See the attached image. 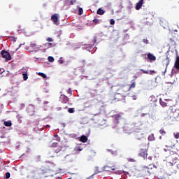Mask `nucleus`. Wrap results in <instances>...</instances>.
Returning a JSON list of instances; mask_svg holds the SVG:
<instances>
[{
    "label": "nucleus",
    "instance_id": "f257e3e1",
    "mask_svg": "<svg viewBox=\"0 0 179 179\" xmlns=\"http://www.w3.org/2000/svg\"><path fill=\"white\" fill-rule=\"evenodd\" d=\"M120 92H116L112 97L113 101H122V100H125V94H122L121 92H124V88L120 90Z\"/></svg>",
    "mask_w": 179,
    "mask_h": 179
},
{
    "label": "nucleus",
    "instance_id": "f03ea898",
    "mask_svg": "<svg viewBox=\"0 0 179 179\" xmlns=\"http://www.w3.org/2000/svg\"><path fill=\"white\" fill-rule=\"evenodd\" d=\"M138 156L143 157L144 160L148 159V145L143 144L140 145Z\"/></svg>",
    "mask_w": 179,
    "mask_h": 179
},
{
    "label": "nucleus",
    "instance_id": "7ed1b4c3",
    "mask_svg": "<svg viewBox=\"0 0 179 179\" xmlns=\"http://www.w3.org/2000/svg\"><path fill=\"white\" fill-rule=\"evenodd\" d=\"M142 129H143V127H142V124H141L139 126L138 124H135L134 131L136 133L140 134L139 137H138V134H136V139L141 140V138H142V135H143V133H142Z\"/></svg>",
    "mask_w": 179,
    "mask_h": 179
},
{
    "label": "nucleus",
    "instance_id": "20e7f679",
    "mask_svg": "<svg viewBox=\"0 0 179 179\" xmlns=\"http://www.w3.org/2000/svg\"><path fill=\"white\" fill-rule=\"evenodd\" d=\"M1 57L2 58H5L6 61H10V59H12V57L10 56V54L8 53V52L6 50L1 51Z\"/></svg>",
    "mask_w": 179,
    "mask_h": 179
},
{
    "label": "nucleus",
    "instance_id": "39448f33",
    "mask_svg": "<svg viewBox=\"0 0 179 179\" xmlns=\"http://www.w3.org/2000/svg\"><path fill=\"white\" fill-rule=\"evenodd\" d=\"M105 171H114L115 170V165L114 164H108L103 167Z\"/></svg>",
    "mask_w": 179,
    "mask_h": 179
},
{
    "label": "nucleus",
    "instance_id": "423d86ee",
    "mask_svg": "<svg viewBox=\"0 0 179 179\" xmlns=\"http://www.w3.org/2000/svg\"><path fill=\"white\" fill-rule=\"evenodd\" d=\"M172 117L176 118V116H174V113L171 111L167 112L166 113V116L164 117V120L165 121H170Z\"/></svg>",
    "mask_w": 179,
    "mask_h": 179
},
{
    "label": "nucleus",
    "instance_id": "0eeeda50",
    "mask_svg": "<svg viewBox=\"0 0 179 179\" xmlns=\"http://www.w3.org/2000/svg\"><path fill=\"white\" fill-rule=\"evenodd\" d=\"M59 19V14H53L51 16V20L55 24H58V20Z\"/></svg>",
    "mask_w": 179,
    "mask_h": 179
},
{
    "label": "nucleus",
    "instance_id": "6e6552de",
    "mask_svg": "<svg viewBox=\"0 0 179 179\" xmlns=\"http://www.w3.org/2000/svg\"><path fill=\"white\" fill-rule=\"evenodd\" d=\"M59 101H61L63 104H66V103L69 101V98L65 96V94H61L59 96Z\"/></svg>",
    "mask_w": 179,
    "mask_h": 179
},
{
    "label": "nucleus",
    "instance_id": "1a4fd4ad",
    "mask_svg": "<svg viewBox=\"0 0 179 179\" xmlns=\"http://www.w3.org/2000/svg\"><path fill=\"white\" fill-rule=\"evenodd\" d=\"M169 64H170V59H169V57H166V58L163 61V65L165 68L164 71L163 73H166V70L167 69V66H169Z\"/></svg>",
    "mask_w": 179,
    "mask_h": 179
},
{
    "label": "nucleus",
    "instance_id": "9d476101",
    "mask_svg": "<svg viewBox=\"0 0 179 179\" xmlns=\"http://www.w3.org/2000/svg\"><path fill=\"white\" fill-rule=\"evenodd\" d=\"M122 113H118L113 115V118H115V120L116 121V124H120V121L122 120Z\"/></svg>",
    "mask_w": 179,
    "mask_h": 179
},
{
    "label": "nucleus",
    "instance_id": "9b49d317",
    "mask_svg": "<svg viewBox=\"0 0 179 179\" xmlns=\"http://www.w3.org/2000/svg\"><path fill=\"white\" fill-rule=\"evenodd\" d=\"M77 2L76 0H66L64 1V5L65 6H71V5H76Z\"/></svg>",
    "mask_w": 179,
    "mask_h": 179
},
{
    "label": "nucleus",
    "instance_id": "f8f14e48",
    "mask_svg": "<svg viewBox=\"0 0 179 179\" xmlns=\"http://www.w3.org/2000/svg\"><path fill=\"white\" fill-rule=\"evenodd\" d=\"M159 24H161L164 29H166L167 26H169V22H167V20L162 18L159 20Z\"/></svg>",
    "mask_w": 179,
    "mask_h": 179
},
{
    "label": "nucleus",
    "instance_id": "ddd939ff",
    "mask_svg": "<svg viewBox=\"0 0 179 179\" xmlns=\"http://www.w3.org/2000/svg\"><path fill=\"white\" fill-rule=\"evenodd\" d=\"M46 173L47 169H40L38 171V176H39V177H41V176H44Z\"/></svg>",
    "mask_w": 179,
    "mask_h": 179
},
{
    "label": "nucleus",
    "instance_id": "4468645a",
    "mask_svg": "<svg viewBox=\"0 0 179 179\" xmlns=\"http://www.w3.org/2000/svg\"><path fill=\"white\" fill-rule=\"evenodd\" d=\"M143 5V0H140L136 5L135 9L136 10H139L141 8H142V6Z\"/></svg>",
    "mask_w": 179,
    "mask_h": 179
},
{
    "label": "nucleus",
    "instance_id": "2eb2a0df",
    "mask_svg": "<svg viewBox=\"0 0 179 179\" xmlns=\"http://www.w3.org/2000/svg\"><path fill=\"white\" fill-rule=\"evenodd\" d=\"M148 59L152 62V61H156V57L151 53L148 54Z\"/></svg>",
    "mask_w": 179,
    "mask_h": 179
},
{
    "label": "nucleus",
    "instance_id": "dca6fc26",
    "mask_svg": "<svg viewBox=\"0 0 179 179\" xmlns=\"http://www.w3.org/2000/svg\"><path fill=\"white\" fill-rule=\"evenodd\" d=\"M131 85L129 86V87L127 89L128 92L131 90V89H135L136 86V83L134 80H131Z\"/></svg>",
    "mask_w": 179,
    "mask_h": 179
},
{
    "label": "nucleus",
    "instance_id": "f3484780",
    "mask_svg": "<svg viewBox=\"0 0 179 179\" xmlns=\"http://www.w3.org/2000/svg\"><path fill=\"white\" fill-rule=\"evenodd\" d=\"M80 142H83V143H86V142H87V137L85 135H83L80 138Z\"/></svg>",
    "mask_w": 179,
    "mask_h": 179
},
{
    "label": "nucleus",
    "instance_id": "a211bd4d",
    "mask_svg": "<svg viewBox=\"0 0 179 179\" xmlns=\"http://www.w3.org/2000/svg\"><path fill=\"white\" fill-rule=\"evenodd\" d=\"M30 47H31V48H34V50H36V48H40V47H41V45L37 46V44H36V43H33V42H31V43H30Z\"/></svg>",
    "mask_w": 179,
    "mask_h": 179
},
{
    "label": "nucleus",
    "instance_id": "6ab92c4d",
    "mask_svg": "<svg viewBox=\"0 0 179 179\" xmlns=\"http://www.w3.org/2000/svg\"><path fill=\"white\" fill-rule=\"evenodd\" d=\"M174 66H175L176 69H179V56L177 57V58H176V61L175 62Z\"/></svg>",
    "mask_w": 179,
    "mask_h": 179
},
{
    "label": "nucleus",
    "instance_id": "aec40b11",
    "mask_svg": "<svg viewBox=\"0 0 179 179\" xmlns=\"http://www.w3.org/2000/svg\"><path fill=\"white\" fill-rule=\"evenodd\" d=\"M99 173H101V171L100 170V168H99V166H95L94 174H99Z\"/></svg>",
    "mask_w": 179,
    "mask_h": 179
},
{
    "label": "nucleus",
    "instance_id": "412c9836",
    "mask_svg": "<svg viewBox=\"0 0 179 179\" xmlns=\"http://www.w3.org/2000/svg\"><path fill=\"white\" fill-rule=\"evenodd\" d=\"M169 44L171 45H176V39L174 38H169Z\"/></svg>",
    "mask_w": 179,
    "mask_h": 179
},
{
    "label": "nucleus",
    "instance_id": "4be33fe9",
    "mask_svg": "<svg viewBox=\"0 0 179 179\" xmlns=\"http://www.w3.org/2000/svg\"><path fill=\"white\" fill-rule=\"evenodd\" d=\"M44 46L45 47L46 50H48V48H51V47H52V44L51 43H45Z\"/></svg>",
    "mask_w": 179,
    "mask_h": 179
},
{
    "label": "nucleus",
    "instance_id": "5701e85b",
    "mask_svg": "<svg viewBox=\"0 0 179 179\" xmlns=\"http://www.w3.org/2000/svg\"><path fill=\"white\" fill-rule=\"evenodd\" d=\"M3 124L5 127H12V122L10 121H5Z\"/></svg>",
    "mask_w": 179,
    "mask_h": 179
},
{
    "label": "nucleus",
    "instance_id": "b1692460",
    "mask_svg": "<svg viewBox=\"0 0 179 179\" xmlns=\"http://www.w3.org/2000/svg\"><path fill=\"white\" fill-rule=\"evenodd\" d=\"M97 15H104V11L101 8H99L96 11Z\"/></svg>",
    "mask_w": 179,
    "mask_h": 179
},
{
    "label": "nucleus",
    "instance_id": "393cba45",
    "mask_svg": "<svg viewBox=\"0 0 179 179\" xmlns=\"http://www.w3.org/2000/svg\"><path fill=\"white\" fill-rule=\"evenodd\" d=\"M159 103L162 107H166L167 106V103L162 100V99H159Z\"/></svg>",
    "mask_w": 179,
    "mask_h": 179
},
{
    "label": "nucleus",
    "instance_id": "a878e982",
    "mask_svg": "<svg viewBox=\"0 0 179 179\" xmlns=\"http://www.w3.org/2000/svg\"><path fill=\"white\" fill-rule=\"evenodd\" d=\"M68 113H70V114H73V113H75V109L73 108H69L68 109Z\"/></svg>",
    "mask_w": 179,
    "mask_h": 179
},
{
    "label": "nucleus",
    "instance_id": "bb28decb",
    "mask_svg": "<svg viewBox=\"0 0 179 179\" xmlns=\"http://www.w3.org/2000/svg\"><path fill=\"white\" fill-rule=\"evenodd\" d=\"M22 76L24 80H27V79H29V76H27V73H22Z\"/></svg>",
    "mask_w": 179,
    "mask_h": 179
},
{
    "label": "nucleus",
    "instance_id": "cd10ccee",
    "mask_svg": "<svg viewBox=\"0 0 179 179\" xmlns=\"http://www.w3.org/2000/svg\"><path fill=\"white\" fill-rule=\"evenodd\" d=\"M48 60L49 61V62H54V61H55V59L52 56H49L48 57Z\"/></svg>",
    "mask_w": 179,
    "mask_h": 179
},
{
    "label": "nucleus",
    "instance_id": "c85d7f7f",
    "mask_svg": "<svg viewBox=\"0 0 179 179\" xmlns=\"http://www.w3.org/2000/svg\"><path fill=\"white\" fill-rule=\"evenodd\" d=\"M127 161H129L130 163H136V160H135V159L134 158H128Z\"/></svg>",
    "mask_w": 179,
    "mask_h": 179
},
{
    "label": "nucleus",
    "instance_id": "c756f323",
    "mask_svg": "<svg viewBox=\"0 0 179 179\" xmlns=\"http://www.w3.org/2000/svg\"><path fill=\"white\" fill-rule=\"evenodd\" d=\"M39 76H41L43 78V79H45L47 78V76L44 73H38Z\"/></svg>",
    "mask_w": 179,
    "mask_h": 179
},
{
    "label": "nucleus",
    "instance_id": "7c9ffc66",
    "mask_svg": "<svg viewBox=\"0 0 179 179\" xmlns=\"http://www.w3.org/2000/svg\"><path fill=\"white\" fill-rule=\"evenodd\" d=\"M155 139V136L151 134L148 136V141H153Z\"/></svg>",
    "mask_w": 179,
    "mask_h": 179
},
{
    "label": "nucleus",
    "instance_id": "2f4dec72",
    "mask_svg": "<svg viewBox=\"0 0 179 179\" xmlns=\"http://www.w3.org/2000/svg\"><path fill=\"white\" fill-rule=\"evenodd\" d=\"M111 154H112L113 156H118V151H117V150L112 151V152H111Z\"/></svg>",
    "mask_w": 179,
    "mask_h": 179
},
{
    "label": "nucleus",
    "instance_id": "473e14b6",
    "mask_svg": "<svg viewBox=\"0 0 179 179\" xmlns=\"http://www.w3.org/2000/svg\"><path fill=\"white\" fill-rule=\"evenodd\" d=\"M96 41H97V38L94 36V38L92 39V45H94V44H96Z\"/></svg>",
    "mask_w": 179,
    "mask_h": 179
},
{
    "label": "nucleus",
    "instance_id": "72a5a7b5",
    "mask_svg": "<svg viewBox=\"0 0 179 179\" xmlns=\"http://www.w3.org/2000/svg\"><path fill=\"white\" fill-rule=\"evenodd\" d=\"M173 135H174V138H176V139H179V132L178 133H174L173 134Z\"/></svg>",
    "mask_w": 179,
    "mask_h": 179
},
{
    "label": "nucleus",
    "instance_id": "f704fd0d",
    "mask_svg": "<svg viewBox=\"0 0 179 179\" xmlns=\"http://www.w3.org/2000/svg\"><path fill=\"white\" fill-rule=\"evenodd\" d=\"M55 138H56V141H57V142H59L61 141V138L57 134L55 135Z\"/></svg>",
    "mask_w": 179,
    "mask_h": 179
},
{
    "label": "nucleus",
    "instance_id": "c9c22d12",
    "mask_svg": "<svg viewBox=\"0 0 179 179\" xmlns=\"http://www.w3.org/2000/svg\"><path fill=\"white\" fill-rule=\"evenodd\" d=\"M6 179L10 178V173L9 172L6 173Z\"/></svg>",
    "mask_w": 179,
    "mask_h": 179
},
{
    "label": "nucleus",
    "instance_id": "e433bc0d",
    "mask_svg": "<svg viewBox=\"0 0 179 179\" xmlns=\"http://www.w3.org/2000/svg\"><path fill=\"white\" fill-rule=\"evenodd\" d=\"M159 133L161 134V135H166V131H164V129H161L159 131Z\"/></svg>",
    "mask_w": 179,
    "mask_h": 179
},
{
    "label": "nucleus",
    "instance_id": "4c0bfd02",
    "mask_svg": "<svg viewBox=\"0 0 179 179\" xmlns=\"http://www.w3.org/2000/svg\"><path fill=\"white\" fill-rule=\"evenodd\" d=\"M128 96H129V97H132L133 100H136V95H130L129 94H128Z\"/></svg>",
    "mask_w": 179,
    "mask_h": 179
},
{
    "label": "nucleus",
    "instance_id": "58836bf2",
    "mask_svg": "<svg viewBox=\"0 0 179 179\" xmlns=\"http://www.w3.org/2000/svg\"><path fill=\"white\" fill-rule=\"evenodd\" d=\"M78 12H79V15H82L83 13V8H80L78 10Z\"/></svg>",
    "mask_w": 179,
    "mask_h": 179
},
{
    "label": "nucleus",
    "instance_id": "ea45409f",
    "mask_svg": "<svg viewBox=\"0 0 179 179\" xmlns=\"http://www.w3.org/2000/svg\"><path fill=\"white\" fill-rule=\"evenodd\" d=\"M110 24H115V20H114V19H111L110 20Z\"/></svg>",
    "mask_w": 179,
    "mask_h": 179
},
{
    "label": "nucleus",
    "instance_id": "a19ab883",
    "mask_svg": "<svg viewBox=\"0 0 179 179\" xmlns=\"http://www.w3.org/2000/svg\"><path fill=\"white\" fill-rule=\"evenodd\" d=\"M143 43H144V44H149V41L148 39H143Z\"/></svg>",
    "mask_w": 179,
    "mask_h": 179
},
{
    "label": "nucleus",
    "instance_id": "79ce46f5",
    "mask_svg": "<svg viewBox=\"0 0 179 179\" xmlns=\"http://www.w3.org/2000/svg\"><path fill=\"white\" fill-rule=\"evenodd\" d=\"M58 62H59V64H64V60L62 59V57L59 58Z\"/></svg>",
    "mask_w": 179,
    "mask_h": 179
},
{
    "label": "nucleus",
    "instance_id": "37998d69",
    "mask_svg": "<svg viewBox=\"0 0 179 179\" xmlns=\"http://www.w3.org/2000/svg\"><path fill=\"white\" fill-rule=\"evenodd\" d=\"M154 73H156L155 71H154V70L150 71V73H149L150 75H154Z\"/></svg>",
    "mask_w": 179,
    "mask_h": 179
},
{
    "label": "nucleus",
    "instance_id": "c03bdc74",
    "mask_svg": "<svg viewBox=\"0 0 179 179\" xmlns=\"http://www.w3.org/2000/svg\"><path fill=\"white\" fill-rule=\"evenodd\" d=\"M93 22H94V23H95V24H99V20L98 19H94Z\"/></svg>",
    "mask_w": 179,
    "mask_h": 179
},
{
    "label": "nucleus",
    "instance_id": "a18cd8bd",
    "mask_svg": "<svg viewBox=\"0 0 179 179\" xmlns=\"http://www.w3.org/2000/svg\"><path fill=\"white\" fill-rule=\"evenodd\" d=\"M141 72H143V73H146L147 75L149 74V71H145L143 69H141Z\"/></svg>",
    "mask_w": 179,
    "mask_h": 179
},
{
    "label": "nucleus",
    "instance_id": "49530a36",
    "mask_svg": "<svg viewBox=\"0 0 179 179\" xmlns=\"http://www.w3.org/2000/svg\"><path fill=\"white\" fill-rule=\"evenodd\" d=\"M46 41H48L49 43H51V42L53 41V40L52 39V38H48L46 39Z\"/></svg>",
    "mask_w": 179,
    "mask_h": 179
},
{
    "label": "nucleus",
    "instance_id": "de8ad7c7",
    "mask_svg": "<svg viewBox=\"0 0 179 179\" xmlns=\"http://www.w3.org/2000/svg\"><path fill=\"white\" fill-rule=\"evenodd\" d=\"M167 166H168V167H171V166H173V163H171V162H168V163H167Z\"/></svg>",
    "mask_w": 179,
    "mask_h": 179
},
{
    "label": "nucleus",
    "instance_id": "09e8293b",
    "mask_svg": "<svg viewBox=\"0 0 179 179\" xmlns=\"http://www.w3.org/2000/svg\"><path fill=\"white\" fill-rule=\"evenodd\" d=\"M57 145H58V143H52V148H56Z\"/></svg>",
    "mask_w": 179,
    "mask_h": 179
},
{
    "label": "nucleus",
    "instance_id": "8fccbe9b",
    "mask_svg": "<svg viewBox=\"0 0 179 179\" xmlns=\"http://www.w3.org/2000/svg\"><path fill=\"white\" fill-rule=\"evenodd\" d=\"M71 89H69V90L67 91V92L69 93V94H71Z\"/></svg>",
    "mask_w": 179,
    "mask_h": 179
},
{
    "label": "nucleus",
    "instance_id": "3c124183",
    "mask_svg": "<svg viewBox=\"0 0 179 179\" xmlns=\"http://www.w3.org/2000/svg\"><path fill=\"white\" fill-rule=\"evenodd\" d=\"M43 104H48V101H44Z\"/></svg>",
    "mask_w": 179,
    "mask_h": 179
},
{
    "label": "nucleus",
    "instance_id": "603ef678",
    "mask_svg": "<svg viewBox=\"0 0 179 179\" xmlns=\"http://www.w3.org/2000/svg\"><path fill=\"white\" fill-rule=\"evenodd\" d=\"M82 62H83L84 64H85V63H86V60L83 59V60L82 61Z\"/></svg>",
    "mask_w": 179,
    "mask_h": 179
},
{
    "label": "nucleus",
    "instance_id": "864d4df0",
    "mask_svg": "<svg viewBox=\"0 0 179 179\" xmlns=\"http://www.w3.org/2000/svg\"><path fill=\"white\" fill-rule=\"evenodd\" d=\"M148 159H149L150 160H152V157H149Z\"/></svg>",
    "mask_w": 179,
    "mask_h": 179
},
{
    "label": "nucleus",
    "instance_id": "5fc2aeb1",
    "mask_svg": "<svg viewBox=\"0 0 179 179\" xmlns=\"http://www.w3.org/2000/svg\"><path fill=\"white\" fill-rule=\"evenodd\" d=\"M17 38H14V41H16Z\"/></svg>",
    "mask_w": 179,
    "mask_h": 179
},
{
    "label": "nucleus",
    "instance_id": "6e6d98bb",
    "mask_svg": "<svg viewBox=\"0 0 179 179\" xmlns=\"http://www.w3.org/2000/svg\"><path fill=\"white\" fill-rule=\"evenodd\" d=\"M159 139H162V136H159Z\"/></svg>",
    "mask_w": 179,
    "mask_h": 179
},
{
    "label": "nucleus",
    "instance_id": "4d7b16f0",
    "mask_svg": "<svg viewBox=\"0 0 179 179\" xmlns=\"http://www.w3.org/2000/svg\"><path fill=\"white\" fill-rule=\"evenodd\" d=\"M150 99H153V96H151Z\"/></svg>",
    "mask_w": 179,
    "mask_h": 179
},
{
    "label": "nucleus",
    "instance_id": "13d9d810",
    "mask_svg": "<svg viewBox=\"0 0 179 179\" xmlns=\"http://www.w3.org/2000/svg\"><path fill=\"white\" fill-rule=\"evenodd\" d=\"M154 101H156V99H155Z\"/></svg>",
    "mask_w": 179,
    "mask_h": 179
},
{
    "label": "nucleus",
    "instance_id": "bf43d9fd",
    "mask_svg": "<svg viewBox=\"0 0 179 179\" xmlns=\"http://www.w3.org/2000/svg\"><path fill=\"white\" fill-rule=\"evenodd\" d=\"M0 72H1V69H0Z\"/></svg>",
    "mask_w": 179,
    "mask_h": 179
}]
</instances>
